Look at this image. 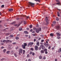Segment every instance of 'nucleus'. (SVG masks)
I'll list each match as a JSON object with an SVG mask.
<instances>
[{
  "mask_svg": "<svg viewBox=\"0 0 61 61\" xmlns=\"http://www.w3.org/2000/svg\"><path fill=\"white\" fill-rule=\"evenodd\" d=\"M30 50H32V51H33V50H34V49H33V48H30Z\"/></svg>",
  "mask_w": 61,
  "mask_h": 61,
  "instance_id": "nucleus-41",
  "label": "nucleus"
},
{
  "mask_svg": "<svg viewBox=\"0 0 61 61\" xmlns=\"http://www.w3.org/2000/svg\"><path fill=\"white\" fill-rule=\"evenodd\" d=\"M15 39L16 40H18V39H19V38L18 37H16L15 38Z\"/></svg>",
  "mask_w": 61,
  "mask_h": 61,
  "instance_id": "nucleus-26",
  "label": "nucleus"
},
{
  "mask_svg": "<svg viewBox=\"0 0 61 61\" xmlns=\"http://www.w3.org/2000/svg\"><path fill=\"white\" fill-rule=\"evenodd\" d=\"M32 25H30V28H31L32 27Z\"/></svg>",
  "mask_w": 61,
  "mask_h": 61,
  "instance_id": "nucleus-31",
  "label": "nucleus"
},
{
  "mask_svg": "<svg viewBox=\"0 0 61 61\" xmlns=\"http://www.w3.org/2000/svg\"><path fill=\"white\" fill-rule=\"evenodd\" d=\"M7 54H8L9 53H10V51H7V52H6Z\"/></svg>",
  "mask_w": 61,
  "mask_h": 61,
  "instance_id": "nucleus-37",
  "label": "nucleus"
},
{
  "mask_svg": "<svg viewBox=\"0 0 61 61\" xmlns=\"http://www.w3.org/2000/svg\"><path fill=\"white\" fill-rule=\"evenodd\" d=\"M56 34H57V36H60V34H59V33H56Z\"/></svg>",
  "mask_w": 61,
  "mask_h": 61,
  "instance_id": "nucleus-14",
  "label": "nucleus"
},
{
  "mask_svg": "<svg viewBox=\"0 0 61 61\" xmlns=\"http://www.w3.org/2000/svg\"><path fill=\"white\" fill-rule=\"evenodd\" d=\"M13 45H15V44H16V42H14L13 43Z\"/></svg>",
  "mask_w": 61,
  "mask_h": 61,
  "instance_id": "nucleus-45",
  "label": "nucleus"
},
{
  "mask_svg": "<svg viewBox=\"0 0 61 61\" xmlns=\"http://www.w3.org/2000/svg\"><path fill=\"white\" fill-rule=\"evenodd\" d=\"M55 49V48L54 47H52V50H53V49Z\"/></svg>",
  "mask_w": 61,
  "mask_h": 61,
  "instance_id": "nucleus-58",
  "label": "nucleus"
},
{
  "mask_svg": "<svg viewBox=\"0 0 61 61\" xmlns=\"http://www.w3.org/2000/svg\"><path fill=\"white\" fill-rule=\"evenodd\" d=\"M44 45L45 46H48V44H46V43H45L44 44Z\"/></svg>",
  "mask_w": 61,
  "mask_h": 61,
  "instance_id": "nucleus-19",
  "label": "nucleus"
},
{
  "mask_svg": "<svg viewBox=\"0 0 61 61\" xmlns=\"http://www.w3.org/2000/svg\"><path fill=\"white\" fill-rule=\"evenodd\" d=\"M44 51L45 52H46V51H47V49H44Z\"/></svg>",
  "mask_w": 61,
  "mask_h": 61,
  "instance_id": "nucleus-28",
  "label": "nucleus"
},
{
  "mask_svg": "<svg viewBox=\"0 0 61 61\" xmlns=\"http://www.w3.org/2000/svg\"><path fill=\"white\" fill-rule=\"evenodd\" d=\"M1 49H3V48H4V47L3 46L1 47Z\"/></svg>",
  "mask_w": 61,
  "mask_h": 61,
  "instance_id": "nucleus-55",
  "label": "nucleus"
},
{
  "mask_svg": "<svg viewBox=\"0 0 61 61\" xmlns=\"http://www.w3.org/2000/svg\"><path fill=\"white\" fill-rule=\"evenodd\" d=\"M8 42H10V43H11L12 42V41H10L9 40H6V43H8Z\"/></svg>",
  "mask_w": 61,
  "mask_h": 61,
  "instance_id": "nucleus-8",
  "label": "nucleus"
},
{
  "mask_svg": "<svg viewBox=\"0 0 61 61\" xmlns=\"http://www.w3.org/2000/svg\"><path fill=\"white\" fill-rule=\"evenodd\" d=\"M21 25V23H20V24H19L18 25H17V24H15L14 26H18V27L20 25Z\"/></svg>",
  "mask_w": 61,
  "mask_h": 61,
  "instance_id": "nucleus-9",
  "label": "nucleus"
},
{
  "mask_svg": "<svg viewBox=\"0 0 61 61\" xmlns=\"http://www.w3.org/2000/svg\"><path fill=\"white\" fill-rule=\"evenodd\" d=\"M45 53L46 54H47L48 53V52L46 51L45 52Z\"/></svg>",
  "mask_w": 61,
  "mask_h": 61,
  "instance_id": "nucleus-46",
  "label": "nucleus"
},
{
  "mask_svg": "<svg viewBox=\"0 0 61 61\" xmlns=\"http://www.w3.org/2000/svg\"><path fill=\"white\" fill-rule=\"evenodd\" d=\"M32 55L33 56H35V53H32Z\"/></svg>",
  "mask_w": 61,
  "mask_h": 61,
  "instance_id": "nucleus-54",
  "label": "nucleus"
},
{
  "mask_svg": "<svg viewBox=\"0 0 61 61\" xmlns=\"http://www.w3.org/2000/svg\"><path fill=\"white\" fill-rule=\"evenodd\" d=\"M14 56H15V57H17V55L16 54V53L14 54Z\"/></svg>",
  "mask_w": 61,
  "mask_h": 61,
  "instance_id": "nucleus-29",
  "label": "nucleus"
},
{
  "mask_svg": "<svg viewBox=\"0 0 61 61\" xmlns=\"http://www.w3.org/2000/svg\"><path fill=\"white\" fill-rule=\"evenodd\" d=\"M4 60V58H2L1 59V61H3Z\"/></svg>",
  "mask_w": 61,
  "mask_h": 61,
  "instance_id": "nucleus-42",
  "label": "nucleus"
},
{
  "mask_svg": "<svg viewBox=\"0 0 61 61\" xmlns=\"http://www.w3.org/2000/svg\"><path fill=\"white\" fill-rule=\"evenodd\" d=\"M50 36L52 37H53L54 36V34L53 33H51L50 34Z\"/></svg>",
  "mask_w": 61,
  "mask_h": 61,
  "instance_id": "nucleus-13",
  "label": "nucleus"
},
{
  "mask_svg": "<svg viewBox=\"0 0 61 61\" xmlns=\"http://www.w3.org/2000/svg\"><path fill=\"white\" fill-rule=\"evenodd\" d=\"M57 38L58 39H60V38H61L60 37H57Z\"/></svg>",
  "mask_w": 61,
  "mask_h": 61,
  "instance_id": "nucleus-51",
  "label": "nucleus"
},
{
  "mask_svg": "<svg viewBox=\"0 0 61 61\" xmlns=\"http://www.w3.org/2000/svg\"><path fill=\"white\" fill-rule=\"evenodd\" d=\"M53 23L54 24V25H55V24H56V22L55 21H53Z\"/></svg>",
  "mask_w": 61,
  "mask_h": 61,
  "instance_id": "nucleus-36",
  "label": "nucleus"
},
{
  "mask_svg": "<svg viewBox=\"0 0 61 61\" xmlns=\"http://www.w3.org/2000/svg\"><path fill=\"white\" fill-rule=\"evenodd\" d=\"M24 25H25L26 24V21H25L24 22Z\"/></svg>",
  "mask_w": 61,
  "mask_h": 61,
  "instance_id": "nucleus-44",
  "label": "nucleus"
},
{
  "mask_svg": "<svg viewBox=\"0 0 61 61\" xmlns=\"http://www.w3.org/2000/svg\"><path fill=\"white\" fill-rule=\"evenodd\" d=\"M57 15L59 17V16H60V14H58Z\"/></svg>",
  "mask_w": 61,
  "mask_h": 61,
  "instance_id": "nucleus-48",
  "label": "nucleus"
},
{
  "mask_svg": "<svg viewBox=\"0 0 61 61\" xmlns=\"http://www.w3.org/2000/svg\"><path fill=\"white\" fill-rule=\"evenodd\" d=\"M33 44H34L33 42H30L28 44L27 46L29 47V46H30V47H31V46H32V45H33Z\"/></svg>",
  "mask_w": 61,
  "mask_h": 61,
  "instance_id": "nucleus-5",
  "label": "nucleus"
},
{
  "mask_svg": "<svg viewBox=\"0 0 61 61\" xmlns=\"http://www.w3.org/2000/svg\"><path fill=\"white\" fill-rule=\"evenodd\" d=\"M30 32H32V31H33V29H31V30H30Z\"/></svg>",
  "mask_w": 61,
  "mask_h": 61,
  "instance_id": "nucleus-59",
  "label": "nucleus"
},
{
  "mask_svg": "<svg viewBox=\"0 0 61 61\" xmlns=\"http://www.w3.org/2000/svg\"><path fill=\"white\" fill-rule=\"evenodd\" d=\"M48 17H46V18L45 19V21L46 22L45 24L46 25H47L48 24H49V23H48L49 20H48Z\"/></svg>",
  "mask_w": 61,
  "mask_h": 61,
  "instance_id": "nucleus-2",
  "label": "nucleus"
},
{
  "mask_svg": "<svg viewBox=\"0 0 61 61\" xmlns=\"http://www.w3.org/2000/svg\"><path fill=\"white\" fill-rule=\"evenodd\" d=\"M56 4L57 5H60V2L56 3Z\"/></svg>",
  "mask_w": 61,
  "mask_h": 61,
  "instance_id": "nucleus-23",
  "label": "nucleus"
},
{
  "mask_svg": "<svg viewBox=\"0 0 61 61\" xmlns=\"http://www.w3.org/2000/svg\"><path fill=\"white\" fill-rule=\"evenodd\" d=\"M59 50H58V52H59V53H60V52H61V48H59Z\"/></svg>",
  "mask_w": 61,
  "mask_h": 61,
  "instance_id": "nucleus-21",
  "label": "nucleus"
},
{
  "mask_svg": "<svg viewBox=\"0 0 61 61\" xmlns=\"http://www.w3.org/2000/svg\"><path fill=\"white\" fill-rule=\"evenodd\" d=\"M55 61H57V59H56L55 60Z\"/></svg>",
  "mask_w": 61,
  "mask_h": 61,
  "instance_id": "nucleus-60",
  "label": "nucleus"
},
{
  "mask_svg": "<svg viewBox=\"0 0 61 61\" xmlns=\"http://www.w3.org/2000/svg\"><path fill=\"white\" fill-rule=\"evenodd\" d=\"M44 41V40H41V42H43Z\"/></svg>",
  "mask_w": 61,
  "mask_h": 61,
  "instance_id": "nucleus-50",
  "label": "nucleus"
},
{
  "mask_svg": "<svg viewBox=\"0 0 61 61\" xmlns=\"http://www.w3.org/2000/svg\"><path fill=\"white\" fill-rule=\"evenodd\" d=\"M36 28L34 27V28H33V29L34 30H36Z\"/></svg>",
  "mask_w": 61,
  "mask_h": 61,
  "instance_id": "nucleus-33",
  "label": "nucleus"
},
{
  "mask_svg": "<svg viewBox=\"0 0 61 61\" xmlns=\"http://www.w3.org/2000/svg\"><path fill=\"white\" fill-rule=\"evenodd\" d=\"M56 21H58V20H59V19L58 18H56Z\"/></svg>",
  "mask_w": 61,
  "mask_h": 61,
  "instance_id": "nucleus-49",
  "label": "nucleus"
},
{
  "mask_svg": "<svg viewBox=\"0 0 61 61\" xmlns=\"http://www.w3.org/2000/svg\"><path fill=\"white\" fill-rule=\"evenodd\" d=\"M57 10H59V12H60V13L61 14V10L57 9Z\"/></svg>",
  "mask_w": 61,
  "mask_h": 61,
  "instance_id": "nucleus-25",
  "label": "nucleus"
},
{
  "mask_svg": "<svg viewBox=\"0 0 61 61\" xmlns=\"http://www.w3.org/2000/svg\"><path fill=\"white\" fill-rule=\"evenodd\" d=\"M32 54H33V52H31L30 53V55H32Z\"/></svg>",
  "mask_w": 61,
  "mask_h": 61,
  "instance_id": "nucleus-40",
  "label": "nucleus"
},
{
  "mask_svg": "<svg viewBox=\"0 0 61 61\" xmlns=\"http://www.w3.org/2000/svg\"><path fill=\"white\" fill-rule=\"evenodd\" d=\"M35 50L36 51H37V50H38V47L36 45L35 46Z\"/></svg>",
  "mask_w": 61,
  "mask_h": 61,
  "instance_id": "nucleus-7",
  "label": "nucleus"
},
{
  "mask_svg": "<svg viewBox=\"0 0 61 61\" xmlns=\"http://www.w3.org/2000/svg\"><path fill=\"white\" fill-rule=\"evenodd\" d=\"M10 36L11 37H14V36H13L12 35H11Z\"/></svg>",
  "mask_w": 61,
  "mask_h": 61,
  "instance_id": "nucleus-34",
  "label": "nucleus"
},
{
  "mask_svg": "<svg viewBox=\"0 0 61 61\" xmlns=\"http://www.w3.org/2000/svg\"><path fill=\"white\" fill-rule=\"evenodd\" d=\"M41 54H43L44 53V51L43 50H41Z\"/></svg>",
  "mask_w": 61,
  "mask_h": 61,
  "instance_id": "nucleus-17",
  "label": "nucleus"
},
{
  "mask_svg": "<svg viewBox=\"0 0 61 61\" xmlns=\"http://www.w3.org/2000/svg\"><path fill=\"white\" fill-rule=\"evenodd\" d=\"M36 27H39V25H38V24H37L36 25Z\"/></svg>",
  "mask_w": 61,
  "mask_h": 61,
  "instance_id": "nucleus-53",
  "label": "nucleus"
},
{
  "mask_svg": "<svg viewBox=\"0 0 61 61\" xmlns=\"http://www.w3.org/2000/svg\"><path fill=\"white\" fill-rule=\"evenodd\" d=\"M4 6H5V5H2L1 6V7L2 8H3V7H4Z\"/></svg>",
  "mask_w": 61,
  "mask_h": 61,
  "instance_id": "nucleus-27",
  "label": "nucleus"
},
{
  "mask_svg": "<svg viewBox=\"0 0 61 61\" xmlns=\"http://www.w3.org/2000/svg\"><path fill=\"white\" fill-rule=\"evenodd\" d=\"M40 47H41L42 48L43 47H44V45H41L40 46Z\"/></svg>",
  "mask_w": 61,
  "mask_h": 61,
  "instance_id": "nucleus-24",
  "label": "nucleus"
},
{
  "mask_svg": "<svg viewBox=\"0 0 61 61\" xmlns=\"http://www.w3.org/2000/svg\"><path fill=\"white\" fill-rule=\"evenodd\" d=\"M24 33L25 34H28V32L27 31H25L24 32Z\"/></svg>",
  "mask_w": 61,
  "mask_h": 61,
  "instance_id": "nucleus-10",
  "label": "nucleus"
},
{
  "mask_svg": "<svg viewBox=\"0 0 61 61\" xmlns=\"http://www.w3.org/2000/svg\"><path fill=\"white\" fill-rule=\"evenodd\" d=\"M36 41V39H34V41L35 42Z\"/></svg>",
  "mask_w": 61,
  "mask_h": 61,
  "instance_id": "nucleus-61",
  "label": "nucleus"
},
{
  "mask_svg": "<svg viewBox=\"0 0 61 61\" xmlns=\"http://www.w3.org/2000/svg\"><path fill=\"white\" fill-rule=\"evenodd\" d=\"M43 59L45 60L46 59V57L45 56H44L43 58Z\"/></svg>",
  "mask_w": 61,
  "mask_h": 61,
  "instance_id": "nucleus-35",
  "label": "nucleus"
},
{
  "mask_svg": "<svg viewBox=\"0 0 61 61\" xmlns=\"http://www.w3.org/2000/svg\"><path fill=\"white\" fill-rule=\"evenodd\" d=\"M18 51L19 55H21V54H22V53H23V49L21 48Z\"/></svg>",
  "mask_w": 61,
  "mask_h": 61,
  "instance_id": "nucleus-3",
  "label": "nucleus"
},
{
  "mask_svg": "<svg viewBox=\"0 0 61 61\" xmlns=\"http://www.w3.org/2000/svg\"><path fill=\"white\" fill-rule=\"evenodd\" d=\"M32 33H35V31H33L32 32Z\"/></svg>",
  "mask_w": 61,
  "mask_h": 61,
  "instance_id": "nucleus-56",
  "label": "nucleus"
},
{
  "mask_svg": "<svg viewBox=\"0 0 61 61\" xmlns=\"http://www.w3.org/2000/svg\"><path fill=\"white\" fill-rule=\"evenodd\" d=\"M6 51V49H5L3 51V52H4V53H5V52Z\"/></svg>",
  "mask_w": 61,
  "mask_h": 61,
  "instance_id": "nucleus-32",
  "label": "nucleus"
},
{
  "mask_svg": "<svg viewBox=\"0 0 61 61\" xmlns=\"http://www.w3.org/2000/svg\"><path fill=\"white\" fill-rule=\"evenodd\" d=\"M41 31V28H39V29L37 28H36V32L37 33H39V31Z\"/></svg>",
  "mask_w": 61,
  "mask_h": 61,
  "instance_id": "nucleus-4",
  "label": "nucleus"
},
{
  "mask_svg": "<svg viewBox=\"0 0 61 61\" xmlns=\"http://www.w3.org/2000/svg\"><path fill=\"white\" fill-rule=\"evenodd\" d=\"M30 56V55H29V54H28L27 55V57H29Z\"/></svg>",
  "mask_w": 61,
  "mask_h": 61,
  "instance_id": "nucleus-39",
  "label": "nucleus"
},
{
  "mask_svg": "<svg viewBox=\"0 0 61 61\" xmlns=\"http://www.w3.org/2000/svg\"><path fill=\"white\" fill-rule=\"evenodd\" d=\"M1 41V42H2V43H5V42H6V40H4L3 41Z\"/></svg>",
  "mask_w": 61,
  "mask_h": 61,
  "instance_id": "nucleus-12",
  "label": "nucleus"
},
{
  "mask_svg": "<svg viewBox=\"0 0 61 61\" xmlns=\"http://www.w3.org/2000/svg\"><path fill=\"white\" fill-rule=\"evenodd\" d=\"M39 58L40 59H41L42 58V56L41 55L39 57Z\"/></svg>",
  "mask_w": 61,
  "mask_h": 61,
  "instance_id": "nucleus-20",
  "label": "nucleus"
},
{
  "mask_svg": "<svg viewBox=\"0 0 61 61\" xmlns=\"http://www.w3.org/2000/svg\"><path fill=\"white\" fill-rule=\"evenodd\" d=\"M9 11H13V9H9Z\"/></svg>",
  "mask_w": 61,
  "mask_h": 61,
  "instance_id": "nucleus-15",
  "label": "nucleus"
},
{
  "mask_svg": "<svg viewBox=\"0 0 61 61\" xmlns=\"http://www.w3.org/2000/svg\"><path fill=\"white\" fill-rule=\"evenodd\" d=\"M25 50H23V55L24 54H25Z\"/></svg>",
  "mask_w": 61,
  "mask_h": 61,
  "instance_id": "nucleus-22",
  "label": "nucleus"
},
{
  "mask_svg": "<svg viewBox=\"0 0 61 61\" xmlns=\"http://www.w3.org/2000/svg\"><path fill=\"white\" fill-rule=\"evenodd\" d=\"M15 24V22H14L12 23V25H14Z\"/></svg>",
  "mask_w": 61,
  "mask_h": 61,
  "instance_id": "nucleus-47",
  "label": "nucleus"
},
{
  "mask_svg": "<svg viewBox=\"0 0 61 61\" xmlns=\"http://www.w3.org/2000/svg\"><path fill=\"white\" fill-rule=\"evenodd\" d=\"M60 28V27L59 26H58L56 27V28L57 30H58V29H59Z\"/></svg>",
  "mask_w": 61,
  "mask_h": 61,
  "instance_id": "nucleus-16",
  "label": "nucleus"
},
{
  "mask_svg": "<svg viewBox=\"0 0 61 61\" xmlns=\"http://www.w3.org/2000/svg\"><path fill=\"white\" fill-rule=\"evenodd\" d=\"M51 46H49V47L48 48V49H50V48H51Z\"/></svg>",
  "mask_w": 61,
  "mask_h": 61,
  "instance_id": "nucleus-52",
  "label": "nucleus"
},
{
  "mask_svg": "<svg viewBox=\"0 0 61 61\" xmlns=\"http://www.w3.org/2000/svg\"><path fill=\"white\" fill-rule=\"evenodd\" d=\"M35 4L31 2H29L28 3V7H30V5H31L32 7H34Z\"/></svg>",
  "mask_w": 61,
  "mask_h": 61,
  "instance_id": "nucleus-1",
  "label": "nucleus"
},
{
  "mask_svg": "<svg viewBox=\"0 0 61 61\" xmlns=\"http://www.w3.org/2000/svg\"><path fill=\"white\" fill-rule=\"evenodd\" d=\"M25 17H26L27 19L28 18H29V16H26L25 15Z\"/></svg>",
  "mask_w": 61,
  "mask_h": 61,
  "instance_id": "nucleus-30",
  "label": "nucleus"
},
{
  "mask_svg": "<svg viewBox=\"0 0 61 61\" xmlns=\"http://www.w3.org/2000/svg\"><path fill=\"white\" fill-rule=\"evenodd\" d=\"M56 1L57 2H59V1H58V0H56Z\"/></svg>",
  "mask_w": 61,
  "mask_h": 61,
  "instance_id": "nucleus-64",
  "label": "nucleus"
},
{
  "mask_svg": "<svg viewBox=\"0 0 61 61\" xmlns=\"http://www.w3.org/2000/svg\"><path fill=\"white\" fill-rule=\"evenodd\" d=\"M27 46V44L26 43H24V45H22V46L23 49H25V46Z\"/></svg>",
  "mask_w": 61,
  "mask_h": 61,
  "instance_id": "nucleus-6",
  "label": "nucleus"
},
{
  "mask_svg": "<svg viewBox=\"0 0 61 61\" xmlns=\"http://www.w3.org/2000/svg\"><path fill=\"white\" fill-rule=\"evenodd\" d=\"M19 31H22V27H20L19 29Z\"/></svg>",
  "mask_w": 61,
  "mask_h": 61,
  "instance_id": "nucleus-18",
  "label": "nucleus"
},
{
  "mask_svg": "<svg viewBox=\"0 0 61 61\" xmlns=\"http://www.w3.org/2000/svg\"><path fill=\"white\" fill-rule=\"evenodd\" d=\"M32 35L34 36H36V34H32Z\"/></svg>",
  "mask_w": 61,
  "mask_h": 61,
  "instance_id": "nucleus-38",
  "label": "nucleus"
},
{
  "mask_svg": "<svg viewBox=\"0 0 61 61\" xmlns=\"http://www.w3.org/2000/svg\"><path fill=\"white\" fill-rule=\"evenodd\" d=\"M36 45L37 46H39V42H38L36 43Z\"/></svg>",
  "mask_w": 61,
  "mask_h": 61,
  "instance_id": "nucleus-11",
  "label": "nucleus"
},
{
  "mask_svg": "<svg viewBox=\"0 0 61 61\" xmlns=\"http://www.w3.org/2000/svg\"><path fill=\"white\" fill-rule=\"evenodd\" d=\"M57 14H60V13H59V12L58 11L57 12Z\"/></svg>",
  "mask_w": 61,
  "mask_h": 61,
  "instance_id": "nucleus-57",
  "label": "nucleus"
},
{
  "mask_svg": "<svg viewBox=\"0 0 61 61\" xmlns=\"http://www.w3.org/2000/svg\"><path fill=\"white\" fill-rule=\"evenodd\" d=\"M30 38H31V36H29V39H30Z\"/></svg>",
  "mask_w": 61,
  "mask_h": 61,
  "instance_id": "nucleus-62",
  "label": "nucleus"
},
{
  "mask_svg": "<svg viewBox=\"0 0 61 61\" xmlns=\"http://www.w3.org/2000/svg\"><path fill=\"white\" fill-rule=\"evenodd\" d=\"M28 35H25V36H26V37H28Z\"/></svg>",
  "mask_w": 61,
  "mask_h": 61,
  "instance_id": "nucleus-63",
  "label": "nucleus"
},
{
  "mask_svg": "<svg viewBox=\"0 0 61 61\" xmlns=\"http://www.w3.org/2000/svg\"><path fill=\"white\" fill-rule=\"evenodd\" d=\"M9 35V33H7L6 34V36H8Z\"/></svg>",
  "mask_w": 61,
  "mask_h": 61,
  "instance_id": "nucleus-43",
  "label": "nucleus"
}]
</instances>
